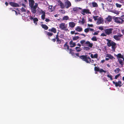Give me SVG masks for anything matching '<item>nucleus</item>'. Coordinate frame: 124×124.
<instances>
[{
	"mask_svg": "<svg viewBox=\"0 0 124 124\" xmlns=\"http://www.w3.org/2000/svg\"><path fill=\"white\" fill-rule=\"evenodd\" d=\"M80 58L84 61L85 62L87 63H93L94 61L93 60H91V58L89 56L87 55H81L80 57Z\"/></svg>",
	"mask_w": 124,
	"mask_h": 124,
	"instance_id": "obj_1",
	"label": "nucleus"
},
{
	"mask_svg": "<svg viewBox=\"0 0 124 124\" xmlns=\"http://www.w3.org/2000/svg\"><path fill=\"white\" fill-rule=\"evenodd\" d=\"M106 40L108 42L107 43V46L108 47L111 46L112 49L113 50H115L116 47V43L111 40L108 39H106Z\"/></svg>",
	"mask_w": 124,
	"mask_h": 124,
	"instance_id": "obj_2",
	"label": "nucleus"
},
{
	"mask_svg": "<svg viewBox=\"0 0 124 124\" xmlns=\"http://www.w3.org/2000/svg\"><path fill=\"white\" fill-rule=\"evenodd\" d=\"M80 42L82 46H87L90 48H92L93 45L92 43H90L88 40L86 41L85 40H81Z\"/></svg>",
	"mask_w": 124,
	"mask_h": 124,
	"instance_id": "obj_3",
	"label": "nucleus"
},
{
	"mask_svg": "<svg viewBox=\"0 0 124 124\" xmlns=\"http://www.w3.org/2000/svg\"><path fill=\"white\" fill-rule=\"evenodd\" d=\"M123 36V35L120 33H118L117 35L114 36L113 38L116 41H120L121 38Z\"/></svg>",
	"mask_w": 124,
	"mask_h": 124,
	"instance_id": "obj_4",
	"label": "nucleus"
},
{
	"mask_svg": "<svg viewBox=\"0 0 124 124\" xmlns=\"http://www.w3.org/2000/svg\"><path fill=\"white\" fill-rule=\"evenodd\" d=\"M59 27L63 31H67L68 30L67 26H65V23H62L60 24Z\"/></svg>",
	"mask_w": 124,
	"mask_h": 124,
	"instance_id": "obj_5",
	"label": "nucleus"
},
{
	"mask_svg": "<svg viewBox=\"0 0 124 124\" xmlns=\"http://www.w3.org/2000/svg\"><path fill=\"white\" fill-rule=\"evenodd\" d=\"M38 6V4L36 3L34 6L30 7L31 12L34 14H35L36 12V9Z\"/></svg>",
	"mask_w": 124,
	"mask_h": 124,
	"instance_id": "obj_6",
	"label": "nucleus"
},
{
	"mask_svg": "<svg viewBox=\"0 0 124 124\" xmlns=\"http://www.w3.org/2000/svg\"><path fill=\"white\" fill-rule=\"evenodd\" d=\"M113 83L114 84H115L116 86L117 87L119 86V87H121L122 86V85L123 84H122L121 81H119L117 82H115L114 81H113Z\"/></svg>",
	"mask_w": 124,
	"mask_h": 124,
	"instance_id": "obj_7",
	"label": "nucleus"
},
{
	"mask_svg": "<svg viewBox=\"0 0 124 124\" xmlns=\"http://www.w3.org/2000/svg\"><path fill=\"white\" fill-rule=\"evenodd\" d=\"M94 70L95 71H99L100 73H102V72L106 73V71L102 69H100L98 67H95L94 68Z\"/></svg>",
	"mask_w": 124,
	"mask_h": 124,
	"instance_id": "obj_8",
	"label": "nucleus"
},
{
	"mask_svg": "<svg viewBox=\"0 0 124 124\" xmlns=\"http://www.w3.org/2000/svg\"><path fill=\"white\" fill-rule=\"evenodd\" d=\"M64 5L65 8H68L71 6V2L68 0H67L65 2Z\"/></svg>",
	"mask_w": 124,
	"mask_h": 124,
	"instance_id": "obj_9",
	"label": "nucleus"
},
{
	"mask_svg": "<svg viewBox=\"0 0 124 124\" xmlns=\"http://www.w3.org/2000/svg\"><path fill=\"white\" fill-rule=\"evenodd\" d=\"M115 22L117 23H122V20L121 17H116L114 18Z\"/></svg>",
	"mask_w": 124,
	"mask_h": 124,
	"instance_id": "obj_10",
	"label": "nucleus"
},
{
	"mask_svg": "<svg viewBox=\"0 0 124 124\" xmlns=\"http://www.w3.org/2000/svg\"><path fill=\"white\" fill-rule=\"evenodd\" d=\"M113 29L112 28L108 29L105 30V33L107 35H109L112 33Z\"/></svg>",
	"mask_w": 124,
	"mask_h": 124,
	"instance_id": "obj_11",
	"label": "nucleus"
},
{
	"mask_svg": "<svg viewBox=\"0 0 124 124\" xmlns=\"http://www.w3.org/2000/svg\"><path fill=\"white\" fill-rule=\"evenodd\" d=\"M9 4L11 6L14 7H19L20 6L19 5L14 2H10Z\"/></svg>",
	"mask_w": 124,
	"mask_h": 124,
	"instance_id": "obj_12",
	"label": "nucleus"
},
{
	"mask_svg": "<svg viewBox=\"0 0 124 124\" xmlns=\"http://www.w3.org/2000/svg\"><path fill=\"white\" fill-rule=\"evenodd\" d=\"M89 11H90L89 9H83L81 13L83 15H85V13L86 14L90 13V12Z\"/></svg>",
	"mask_w": 124,
	"mask_h": 124,
	"instance_id": "obj_13",
	"label": "nucleus"
},
{
	"mask_svg": "<svg viewBox=\"0 0 124 124\" xmlns=\"http://www.w3.org/2000/svg\"><path fill=\"white\" fill-rule=\"evenodd\" d=\"M58 2L59 3V5L60 6V7L62 8H65V5L61 0H59Z\"/></svg>",
	"mask_w": 124,
	"mask_h": 124,
	"instance_id": "obj_14",
	"label": "nucleus"
},
{
	"mask_svg": "<svg viewBox=\"0 0 124 124\" xmlns=\"http://www.w3.org/2000/svg\"><path fill=\"white\" fill-rule=\"evenodd\" d=\"M29 2L30 7L34 6L35 2L34 0H29Z\"/></svg>",
	"mask_w": 124,
	"mask_h": 124,
	"instance_id": "obj_15",
	"label": "nucleus"
},
{
	"mask_svg": "<svg viewBox=\"0 0 124 124\" xmlns=\"http://www.w3.org/2000/svg\"><path fill=\"white\" fill-rule=\"evenodd\" d=\"M69 44L70 45V47H74L76 45L75 43L73 42L72 40L70 42Z\"/></svg>",
	"mask_w": 124,
	"mask_h": 124,
	"instance_id": "obj_16",
	"label": "nucleus"
},
{
	"mask_svg": "<svg viewBox=\"0 0 124 124\" xmlns=\"http://www.w3.org/2000/svg\"><path fill=\"white\" fill-rule=\"evenodd\" d=\"M75 23L74 22H70L69 23V26L71 28H74L75 25Z\"/></svg>",
	"mask_w": 124,
	"mask_h": 124,
	"instance_id": "obj_17",
	"label": "nucleus"
},
{
	"mask_svg": "<svg viewBox=\"0 0 124 124\" xmlns=\"http://www.w3.org/2000/svg\"><path fill=\"white\" fill-rule=\"evenodd\" d=\"M75 30L77 31L80 32L82 31L83 29L81 27L79 26H77L76 27Z\"/></svg>",
	"mask_w": 124,
	"mask_h": 124,
	"instance_id": "obj_18",
	"label": "nucleus"
},
{
	"mask_svg": "<svg viewBox=\"0 0 124 124\" xmlns=\"http://www.w3.org/2000/svg\"><path fill=\"white\" fill-rule=\"evenodd\" d=\"M48 31H49L53 32L54 33H55L56 32V30L55 28L54 27L52 28L51 29H49L48 30Z\"/></svg>",
	"mask_w": 124,
	"mask_h": 124,
	"instance_id": "obj_19",
	"label": "nucleus"
},
{
	"mask_svg": "<svg viewBox=\"0 0 124 124\" xmlns=\"http://www.w3.org/2000/svg\"><path fill=\"white\" fill-rule=\"evenodd\" d=\"M82 20L81 21L79 20L78 21V23L80 24H84L85 22V20L83 17H82Z\"/></svg>",
	"mask_w": 124,
	"mask_h": 124,
	"instance_id": "obj_20",
	"label": "nucleus"
},
{
	"mask_svg": "<svg viewBox=\"0 0 124 124\" xmlns=\"http://www.w3.org/2000/svg\"><path fill=\"white\" fill-rule=\"evenodd\" d=\"M81 8H73L72 11L74 12H77L78 11L79 9L81 10Z\"/></svg>",
	"mask_w": 124,
	"mask_h": 124,
	"instance_id": "obj_21",
	"label": "nucleus"
},
{
	"mask_svg": "<svg viewBox=\"0 0 124 124\" xmlns=\"http://www.w3.org/2000/svg\"><path fill=\"white\" fill-rule=\"evenodd\" d=\"M75 49L77 52H80L82 50L81 48L78 46L76 47L75 48Z\"/></svg>",
	"mask_w": 124,
	"mask_h": 124,
	"instance_id": "obj_22",
	"label": "nucleus"
},
{
	"mask_svg": "<svg viewBox=\"0 0 124 124\" xmlns=\"http://www.w3.org/2000/svg\"><path fill=\"white\" fill-rule=\"evenodd\" d=\"M106 57H108L109 58H110V59H115V58H114L113 56L111 55L110 54H107L106 55Z\"/></svg>",
	"mask_w": 124,
	"mask_h": 124,
	"instance_id": "obj_23",
	"label": "nucleus"
},
{
	"mask_svg": "<svg viewBox=\"0 0 124 124\" xmlns=\"http://www.w3.org/2000/svg\"><path fill=\"white\" fill-rule=\"evenodd\" d=\"M42 27L45 30H47L48 29V27L46 25L44 24L41 25Z\"/></svg>",
	"mask_w": 124,
	"mask_h": 124,
	"instance_id": "obj_24",
	"label": "nucleus"
},
{
	"mask_svg": "<svg viewBox=\"0 0 124 124\" xmlns=\"http://www.w3.org/2000/svg\"><path fill=\"white\" fill-rule=\"evenodd\" d=\"M103 19L100 18H99L98 19V20L97 22V23L98 24H100L102 23V22L103 21L102 20Z\"/></svg>",
	"mask_w": 124,
	"mask_h": 124,
	"instance_id": "obj_25",
	"label": "nucleus"
},
{
	"mask_svg": "<svg viewBox=\"0 0 124 124\" xmlns=\"http://www.w3.org/2000/svg\"><path fill=\"white\" fill-rule=\"evenodd\" d=\"M116 57L117 58L119 59L120 58H123V55H122L120 53H119L117 54V55H116Z\"/></svg>",
	"mask_w": 124,
	"mask_h": 124,
	"instance_id": "obj_26",
	"label": "nucleus"
},
{
	"mask_svg": "<svg viewBox=\"0 0 124 124\" xmlns=\"http://www.w3.org/2000/svg\"><path fill=\"white\" fill-rule=\"evenodd\" d=\"M33 22L36 25H37V22L38 21V19L36 17H35L33 19Z\"/></svg>",
	"mask_w": 124,
	"mask_h": 124,
	"instance_id": "obj_27",
	"label": "nucleus"
},
{
	"mask_svg": "<svg viewBox=\"0 0 124 124\" xmlns=\"http://www.w3.org/2000/svg\"><path fill=\"white\" fill-rule=\"evenodd\" d=\"M118 60L120 64L122 66V67H123V65H124V63L122 60L121 59H118Z\"/></svg>",
	"mask_w": 124,
	"mask_h": 124,
	"instance_id": "obj_28",
	"label": "nucleus"
},
{
	"mask_svg": "<svg viewBox=\"0 0 124 124\" xmlns=\"http://www.w3.org/2000/svg\"><path fill=\"white\" fill-rule=\"evenodd\" d=\"M106 19L108 22H110L112 20V17L110 16H108V17L106 18Z\"/></svg>",
	"mask_w": 124,
	"mask_h": 124,
	"instance_id": "obj_29",
	"label": "nucleus"
},
{
	"mask_svg": "<svg viewBox=\"0 0 124 124\" xmlns=\"http://www.w3.org/2000/svg\"><path fill=\"white\" fill-rule=\"evenodd\" d=\"M83 49L85 51H88L90 49V48L89 47L87 46H84L83 47Z\"/></svg>",
	"mask_w": 124,
	"mask_h": 124,
	"instance_id": "obj_30",
	"label": "nucleus"
},
{
	"mask_svg": "<svg viewBox=\"0 0 124 124\" xmlns=\"http://www.w3.org/2000/svg\"><path fill=\"white\" fill-rule=\"evenodd\" d=\"M52 7L53 6L52 5L49 6L48 8L49 9V11L51 12H52L54 10V9L52 8Z\"/></svg>",
	"mask_w": 124,
	"mask_h": 124,
	"instance_id": "obj_31",
	"label": "nucleus"
},
{
	"mask_svg": "<svg viewBox=\"0 0 124 124\" xmlns=\"http://www.w3.org/2000/svg\"><path fill=\"white\" fill-rule=\"evenodd\" d=\"M69 19V17L68 16H65L63 18L62 20H67Z\"/></svg>",
	"mask_w": 124,
	"mask_h": 124,
	"instance_id": "obj_32",
	"label": "nucleus"
},
{
	"mask_svg": "<svg viewBox=\"0 0 124 124\" xmlns=\"http://www.w3.org/2000/svg\"><path fill=\"white\" fill-rule=\"evenodd\" d=\"M120 70V69L119 68H118L115 70H114V71L115 73H117L119 72Z\"/></svg>",
	"mask_w": 124,
	"mask_h": 124,
	"instance_id": "obj_33",
	"label": "nucleus"
},
{
	"mask_svg": "<svg viewBox=\"0 0 124 124\" xmlns=\"http://www.w3.org/2000/svg\"><path fill=\"white\" fill-rule=\"evenodd\" d=\"M46 32V35H47L49 37H50L53 35V34L52 33L49 32Z\"/></svg>",
	"mask_w": 124,
	"mask_h": 124,
	"instance_id": "obj_34",
	"label": "nucleus"
},
{
	"mask_svg": "<svg viewBox=\"0 0 124 124\" xmlns=\"http://www.w3.org/2000/svg\"><path fill=\"white\" fill-rule=\"evenodd\" d=\"M92 4L93 7H97L98 6L97 4L95 2H93L92 3Z\"/></svg>",
	"mask_w": 124,
	"mask_h": 124,
	"instance_id": "obj_35",
	"label": "nucleus"
},
{
	"mask_svg": "<svg viewBox=\"0 0 124 124\" xmlns=\"http://www.w3.org/2000/svg\"><path fill=\"white\" fill-rule=\"evenodd\" d=\"M91 39L94 41H96L97 40L96 37V36H93Z\"/></svg>",
	"mask_w": 124,
	"mask_h": 124,
	"instance_id": "obj_36",
	"label": "nucleus"
},
{
	"mask_svg": "<svg viewBox=\"0 0 124 124\" xmlns=\"http://www.w3.org/2000/svg\"><path fill=\"white\" fill-rule=\"evenodd\" d=\"M79 38V37L78 36H75L72 39L74 40H76L78 39Z\"/></svg>",
	"mask_w": 124,
	"mask_h": 124,
	"instance_id": "obj_37",
	"label": "nucleus"
},
{
	"mask_svg": "<svg viewBox=\"0 0 124 124\" xmlns=\"http://www.w3.org/2000/svg\"><path fill=\"white\" fill-rule=\"evenodd\" d=\"M107 76L108 78H110L111 80H113L112 76L111 75H109V74H108Z\"/></svg>",
	"mask_w": 124,
	"mask_h": 124,
	"instance_id": "obj_38",
	"label": "nucleus"
},
{
	"mask_svg": "<svg viewBox=\"0 0 124 124\" xmlns=\"http://www.w3.org/2000/svg\"><path fill=\"white\" fill-rule=\"evenodd\" d=\"M40 13L42 14V15H45V11H44L42 9L40 10Z\"/></svg>",
	"mask_w": 124,
	"mask_h": 124,
	"instance_id": "obj_39",
	"label": "nucleus"
},
{
	"mask_svg": "<svg viewBox=\"0 0 124 124\" xmlns=\"http://www.w3.org/2000/svg\"><path fill=\"white\" fill-rule=\"evenodd\" d=\"M21 11L22 12H26V10L23 8L22 7L21 9Z\"/></svg>",
	"mask_w": 124,
	"mask_h": 124,
	"instance_id": "obj_40",
	"label": "nucleus"
},
{
	"mask_svg": "<svg viewBox=\"0 0 124 124\" xmlns=\"http://www.w3.org/2000/svg\"><path fill=\"white\" fill-rule=\"evenodd\" d=\"M45 14L42 15L41 16V18L42 19L44 20L45 19Z\"/></svg>",
	"mask_w": 124,
	"mask_h": 124,
	"instance_id": "obj_41",
	"label": "nucleus"
},
{
	"mask_svg": "<svg viewBox=\"0 0 124 124\" xmlns=\"http://www.w3.org/2000/svg\"><path fill=\"white\" fill-rule=\"evenodd\" d=\"M98 17V16H93V18L94 19L95 21H96L97 20V18Z\"/></svg>",
	"mask_w": 124,
	"mask_h": 124,
	"instance_id": "obj_42",
	"label": "nucleus"
},
{
	"mask_svg": "<svg viewBox=\"0 0 124 124\" xmlns=\"http://www.w3.org/2000/svg\"><path fill=\"white\" fill-rule=\"evenodd\" d=\"M120 74H119L117 75H116L115 76V79H117V78H118L120 76Z\"/></svg>",
	"mask_w": 124,
	"mask_h": 124,
	"instance_id": "obj_43",
	"label": "nucleus"
},
{
	"mask_svg": "<svg viewBox=\"0 0 124 124\" xmlns=\"http://www.w3.org/2000/svg\"><path fill=\"white\" fill-rule=\"evenodd\" d=\"M89 28H86L84 30V31L85 32L87 33L89 31Z\"/></svg>",
	"mask_w": 124,
	"mask_h": 124,
	"instance_id": "obj_44",
	"label": "nucleus"
},
{
	"mask_svg": "<svg viewBox=\"0 0 124 124\" xmlns=\"http://www.w3.org/2000/svg\"><path fill=\"white\" fill-rule=\"evenodd\" d=\"M116 7L118 8H120L121 6V5L117 3H116Z\"/></svg>",
	"mask_w": 124,
	"mask_h": 124,
	"instance_id": "obj_45",
	"label": "nucleus"
},
{
	"mask_svg": "<svg viewBox=\"0 0 124 124\" xmlns=\"http://www.w3.org/2000/svg\"><path fill=\"white\" fill-rule=\"evenodd\" d=\"M98 57V54L96 53L94 54L93 56V58H97Z\"/></svg>",
	"mask_w": 124,
	"mask_h": 124,
	"instance_id": "obj_46",
	"label": "nucleus"
},
{
	"mask_svg": "<svg viewBox=\"0 0 124 124\" xmlns=\"http://www.w3.org/2000/svg\"><path fill=\"white\" fill-rule=\"evenodd\" d=\"M56 41L57 44H60L61 43V40L60 39L56 40Z\"/></svg>",
	"mask_w": 124,
	"mask_h": 124,
	"instance_id": "obj_47",
	"label": "nucleus"
},
{
	"mask_svg": "<svg viewBox=\"0 0 124 124\" xmlns=\"http://www.w3.org/2000/svg\"><path fill=\"white\" fill-rule=\"evenodd\" d=\"M99 31H97V32H95L93 34L94 35H97L99 33Z\"/></svg>",
	"mask_w": 124,
	"mask_h": 124,
	"instance_id": "obj_48",
	"label": "nucleus"
},
{
	"mask_svg": "<svg viewBox=\"0 0 124 124\" xmlns=\"http://www.w3.org/2000/svg\"><path fill=\"white\" fill-rule=\"evenodd\" d=\"M75 55H76V56H75V57H76V56H77V57H79L80 58V56H79V54L78 53L74 54V56Z\"/></svg>",
	"mask_w": 124,
	"mask_h": 124,
	"instance_id": "obj_49",
	"label": "nucleus"
},
{
	"mask_svg": "<svg viewBox=\"0 0 124 124\" xmlns=\"http://www.w3.org/2000/svg\"><path fill=\"white\" fill-rule=\"evenodd\" d=\"M58 32L57 35H56V37L55 39H57V40L59 39V38L58 37L59 36H58Z\"/></svg>",
	"mask_w": 124,
	"mask_h": 124,
	"instance_id": "obj_50",
	"label": "nucleus"
},
{
	"mask_svg": "<svg viewBox=\"0 0 124 124\" xmlns=\"http://www.w3.org/2000/svg\"><path fill=\"white\" fill-rule=\"evenodd\" d=\"M72 51H70L69 53L71 54L72 55L74 56V52H72Z\"/></svg>",
	"mask_w": 124,
	"mask_h": 124,
	"instance_id": "obj_51",
	"label": "nucleus"
},
{
	"mask_svg": "<svg viewBox=\"0 0 124 124\" xmlns=\"http://www.w3.org/2000/svg\"><path fill=\"white\" fill-rule=\"evenodd\" d=\"M67 44H68V42H66L65 43V44H64V47H66L67 46H68V45Z\"/></svg>",
	"mask_w": 124,
	"mask_h": 124,
	"instance_id": "obj_52",
	"label": "nucleus"
},
{
	"mask_svg": "<svg viewBox=\"0 0 124 124\" xmlns=\"http://www.w3.org/2000/svg\"><path fill=\"white\" fill-rule=\"evenodd\" d=\"M122 20V23L124 22V16H121Z\"/></svg>",
	"mask_w": 124,
	"mask_h": 124,
	"instance_id": "obj_53",
	"label": "nucleus"
},
{
	"mask_svg": "<svg viewBox=\"0 0 124 124\" xmlns=\"http://www.w3.org/2000/svg\"><path fill=\"white\" fill-rule=\"evenodd\" d=\"M29 17V19L30 20H33V19L34 18L32 17L31 16H28Z\"/></svg>",
	"mask_w": 124,
	"mask_h": 124,
	"instance_id": "obj_54",
	"label": "nucleus"
},
{
	"mask_svg": "<svg viewBox=\"0 0 124 124\" xmlns=\"http://www.w3.org/2000/svg\"><path fill=\"white\" fill-rule=\"evenodd\" d=\"M87 25L89 27H93V24H87Z\"/></svg>",
	"mask_w": 124,
	"mask_h": 124,
	"instance_id": "obj_55",
	"label": "nucleus"
},
{
	"mask_svg": "<svg viewBox=\"0 0 124 124\" xmlns=\"http://www.w3.org/2000/svg\"><path fill=\"white\" fill-rule=\"evenodd\" d=\"M101 35L103 37L106 36V35L104 33H102L101 34Z\"/></svg>",
	"mask_w": 124,
	"mask_h": 124,
	"instance_id": "obj_56",
	"label": "nucleus"
},
{
	"mask_svg": "<svg viewBox=\"0 0 124 124\" xmlns=\"http://www.w3.org/2000/svg\"><path fill=\"white\" fill-rule=\"evenodd\" d=\"M103 79L105 81H108L107 78L106 77H104L103 78Z\"/></svg>",
	"mask_w": 124,
	"mask_h": 124,
	"instance_id": "obj_57",
	"label": "nucleus"
},
{
	"mask_svg": "<svg viewBox=\"0 0 124 124\" xmlns=\"http://www.w3.org/2000/svg\"><path fill=\"white\" fill-rule=\"evenodd\" d=\"M45 21L46 22H48L50 21V20L49 19L46 18L45 20Z\"/></svg>",
	"mask_w": 124,
	"mask_h": 124,
	"instance_id": "obj_58",
	"label": "nucleus"
},
{
	"mask_svg": "<svg viewBox=\"0 0 124 124\" xmlns=\"http://www.w3.org/2000/svg\"><path fill=\"white\" fill-rule=\"evenodd\" d=\"M75 31H71L70 33L71 34H75Z\"/></svg>",
	"mask_w": 124,
	"mask_h": 124,
	"instance_id": "obj_59",
	"label": "nucleus"
},
{
	"mask_svg": "<svg viewBox=\"0 0 124 124\" xmlns=\"http://www.w3.org/2000/svg\"><path fill=\"white\" fill-rule=\"evenodd\" d=\"M99 29L101 30H102L103 29V28L102 27H99Z\"/></svg>",
	"mask_w": 124,
	"mask_h": 124,
	"instance_id": "obj_60",
	"label": "nucleus"
},
{
	"mask_svg": "<svg viewBox=\"0 0 124 124\" xmlns=\"http://www.w3.org/2000/svg\"><path fill=\"white\" fill-rule=\"evenodd\" d=\"M51 40L52 41H53V42H54L56 41V39L55 38L53 39H51Z\"/></svg>",
	"mask_w": 124,
	"mask_h": 124,
	"instance_id": "obj_61",
	"label": "nucleus"
},
{
	"mask_svg": "<svg viewBox=\"0 0 124 124\" xmlns=\"http://www.w3.org/2000/svg\"><path fill=\"white\" fill-rule=\"evenodd\" d=\"M21 5H22L23 6L25 7H26L25 6L24 3H23L22 4H20V5L21 6Z\"/></svg>",
	"mask_w": 124,
	"mask_h": 124,
	"instance_id": "obj_62",
	"label": "nucleus"
},
{
	"mask_svg": "<svg viewBox=\"0 0 124 124\" xmlns=\"http://www.w3.org/2000/svg\"><path fill=\"white\" fill-rule=\"evenodd\" d=\"M77 46H79V47H80L81 46V44H80L79 43H78L77 45Z\"/></svg>",
	"mask_w": 124,
	"mask_h": 124,
	"instance_id": "obj_63",
	"label": "nucleus"
},
{
	"mask_svg": "<svg viewBox=\"0 0 124 124\" xmlns=\"http://www.w3.org/2000/svg\"><path fill=\"white\" fill-rule=\"evenodd\" d=\"M121 32L124 35V29H122L121 30Z\"/></svg>",
	"mask_w": 124,
	"mask_h": 124,
	"instance_id": "obj_64",
	"label": "nucleus"
}]
</instances>
